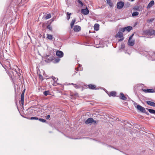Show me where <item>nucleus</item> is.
<instances>
[{
	"instance_id": "obj_20",
	"label": "nucleus",
	"mask_w": 155,
	"mask_h": 155,
	"mask_svg": "<svg viewBox=\"0 0 155 155\" xmlns=\"http://www.w3.org/2000/svg\"><path fill=\"white\" fill-rule=\"evenodd\" d=\"M99 25L98 24H95L94 26V29L96 31H98L99 29Z\"/></svg>"
},
{
	"instance_id": "obj_5",
	"label": "nucleus",
	"mask_w": 155,
	"mask_h": 155,
	"mask_svg": "<svg viewBox=\"0 0 155 155\" xmlns=\"http://www.w3.org/2000/svg\"><path fill=\"white\" fill-rule=\"evenodd\" d=\"M134 34H132L129 38L128 44L129 46H133L134 45V40L132 39Z\"/></svg>"
},
{
	"instance_id": "obj_37",
	"label": "nucleus",
	"mask_w": 155,
	"mask_h": 155,
	"mask_svg": "<svg viewBox=\"0 0 155 155\" xmlns=\"http://www.w3.org/2000/svg\"><path fill=\"white\" fill-rule=\"evenodd\" d=\"M144 113H145L147 115H149V113L148 112H147L145 110V112H143Z\"/></svg>"
},
{
	"instance_id": "obj_6",
	"label": "nucleus",
	"mask_w": 155,
	"mask_h": 155,
	"mask_svg": "<svg viewBox=\"0 0 155 155\" xmlns=\"http://www.w3.org/2000/svg\"><path fill=\"white\" fill-rule=\"evenodd\" d=\"M132 29V27L130 26L125 27L123 28L120 29V31L122 32H124L125 31H127L129 32Z\"/></svg>"
},
{
	"instance_id": "obj_17",
	"label": "nucleus",
	"mask_w": 155,
	"mask_h": 155,
	"mask_svg": "<svg viewBox=\"0 0 155 155\" xmlns=\"http://www.w3.org/2000/svg\"><path fill=\"white\" fill-rule=\"evenodd\" d=\"M120 98L123 100H126L127 99L126 97L124 95V94L122 93H120Z\"/></svg>"
},
{
	"instance_id": "obj_30",
	"label": "nucleus",
	"mask_w": 155,
	"mask_h": 155,
	"mask_svg": "<svg viewBox=\"0 0 155 155\" xmlns=\"http://www.w3.org/2000/svg\"><path fill=\"white\" fill-rule=\"evenodd\" d=\"M50 94V92L49 91H45L44 92V94L45 96H47L48 95Z\"/></svg>"
},
{
	"instance_id": "obj_39",
	"label": "nucleus",
	"mask_w": 155,
	"mask_h": 155,
	"mask_svg": "<svg viewBox=\"0 0 155 155\" xmlns=\"http://www.w3.org/2000/svg\"><path fill=\"white\" fill-rule=\"evenodd\" d=\"M153 19H151L150 20V22H152L153 21Z\"/></svg>"
},
{
	"instance_id": "obj_31",
	"label": "nucleus",
	"mask_w": 155,
	"mask_h": 155,
	"mask_svg": "<svg viewBox=\"0 0 155 155\" xmlns=\"http://www.w3.org/2000/svg\"><path fill=\"white\" fill-rule=\"evenodd\" d=\"M51 17V15L50 14H48L45 17L46 19H48L50 18Z\"/></svg>"
},
{
	"instance_id": "obj_1",
	"label": "nucleus",
	"mask_w": 155,
	"mask_h": 155,
	"mask_svg": "<svg viewBox=\"0 0 155 155\" xmlns=\"http://www.w3.org/2000/svg\"><path fill=\"white\" fill-rule=\"evenodd\" d=\"M43 58L45 61L46 62H49L52 60L53 62L55 63L58 62L60 60V59L59 58L53 59V57L49 55H46Z\"/></svg>"
},
{
	"instance_id": "obj_15",
	"label": "nucleus",
	"mask_w": 155,
	"mask_h": 155,
	"mask_svg": "<svg viewBox=\"0 0 155 155\" xmlns=\"http://www.w3.org/2000/svg\"><path fill=\"white\" fill-rule=\"evenodd\" d=\"M154 4V2L153 1H151L148 4L147 6V8H150Z\"/></svg>"
},
{
	"instance_id": "obj_34",
	"label": "nucleus",
	"mask_w": 155,
	"mask_h": 155,
	"mask_svg": "<svg viewBox=\"0 0 155 155\" xmlns=\"http://www.w3.org/2000/svg\"><path fill=\"white\" fill-rule=\"evenodd\" d=\"M47 28L50 31H52V28L51 26L50 25H48L47 26Z\"/></svg>"
},
{
	"instance_id": "obj_7",
	"label": "nucleus",
	"mask_w": 155,
	"mask_h": 155,
	"mask_svg": "<svg viewBox=\"0 0 155 155\" xmlns=\"http://www.w3.org/2000/svg\"><path fill=\"white\" fill-rule=\"evenodd\" d=\"M124 3L123 2H118L117 4V8L118 9L122 8L124 5Z\"/></svg>"
},
{
	"instance_id": "obj_38",
	"label": "nucleus",
	"mask_w": 155,
	"mask_h": 155,
	"mask_svg": "<svg viewBox=\"0 0 155 155\" xmlns=\"http://www.w3.org/2000/svg\"><path fill=\"white\" fill-rule=\"evenodd\" d=\"M97 121H96V120H94V119H93V122L94 124H95L97 122Z\"/></svg>"
},
{
	"instance_id": "obj_2",
	"label": "nucleus",
	"mask_w": 155,
	"mask_h": 155,
	"mask_svg": "<svg viewBox=\"0 0 155 155\" xmlns=\"http://www.w3.org/2000/svg\"><path fill=\"white\" fill-rule=\"evenodd\" d=\"M144 34L146 35L151 36L155 35V30L153 29L146 30L144 31Z\"/></svg>"
},
{
	"instance_id": "obj_22",
	"label": "nucleus",
	"mask_w": 155,
	"mask_h": 155,
	"mask_svg": "<svg viewBox=\"0 0 155 155\" xmlns=\"http://www.w3.org/2000/svg\"><path fill=\"white\" fill-rule=\"evenodd\" d=\"M147 109L150 113L155 114V110L150 109H148L147 108Z\"/></svg>"
},
{
	"instance_id": "obj_14",
	"label": "nucleus",
	"mask_w": 155,
	"mask_h": 155,
	"mask_svg": "<svg viewBox=\"0 0 155 155\" xmlns=\"http://www.w3.org/2000/svg\"><path fill=\"white\" fill-rule=\"evenodd\" d=\"M93 121V119L92 118H89L86 120L85 123L86 124H91Z\"/></svg>"
},
{
	"instance_id": "obj_32",
	"label": "nucleus",
	"mask_w": 155,
	"mask_h": 155,
	"mask_svg": "<svg viewBox=\"0 0 155 155\" xmlns=\"http://www.w3.org/2000/svg\"><path fill=\"white\" fill-rule=\"evenodd\" d=\"M38 120L40 121L43 122V123L45 122L46 121V120H45V119H43L42 118L38 119Z\"/></svg>"
},
{
	"instance_id": "obj_42",
	"label": "nucleus",
	"mask_w": 155,
	"mask_h": 155,
	"mask_svg": "<svg viewBox=\"0 0 155 155\" xmlns=\"http://www.w3.org/2000/svg\"><path fill=\"white\" fill-rule=\"evenodd\" d=\"M132 1H134V0H131Z\"/></svg>"
},
{
	"instance_id": "obj_23",
	"label": "nucleus",
	"mask_w": 155,
	"mask_h": 155,
	"mask_svg": "<svg viewBox=\"0 0 155 155\" xmlns=\"http://www.w3.org/2000/svg\"><path fill=\"white\" fill-rule=\"evenodd\" d=\"M88 87L89 88L92 89H94L96 87L95 85L91 84L88 85Z\"/></svg>"
},
{
	"instance_id": "obj_9",
	"label": "nucleus",
	"mask_w": 155,
	"mask_h": 155,
	"mask_svg": "<svg viewBox=\"0 0 155 155\" xmlns=\"http://www.w3.org/2000/svg\"><path fill=\"white\" fill-rule=\"evenodd\" d=\"M25 89H24L23 90L21 94V104L22 105H23L24 104V93L25 92Z\"/></svg>"
},
{
	"instance_id": "obj_43",
	"label": "nucleus",
	"mask_w": 155,
	"mask_h": 155,
	"mask_svg": "<svg viewBox=\"0 0 155 155\" xmlns=\"http://www.w3.org/2000/svg\"><path fill=\"white\" fill-rule=\"evenodd\" d=\"M108 146L109 147H111L110 146Z\"/></svg>"
},
{
	"instance_id": "obj_19",
	"label": "nucleus",
	"mask_w": 155,
	"mask_h": 155,
	"mask_svg": "<svg viewBox=\"0 0 155 155\" xmlns=\"http://www.w3.org/2000/svg\"><path fill=\"white\" fill-rule=\"evenodd\" d=\"M76 21V19L75 18H74L72 20L71 23V28H72L73 27L74 24Z\"/></svg>"
},
{
	"instance_id": "obj_36",
	"label": "nucleus",
	"mask_w": 155,
	"mask_h": 155,
	"mask_svg": "<svg viewBox=\"0 0 155 155\" xmlns=\"http://www.w3.org/2000/svg\"><path fill=\"white\" fill-rule=\"evenodd\" d=\"M50 118V115H48L47 116H46V119H48Z\"/></svg>"
},
{
	"instance_id": "obj_28",
	"label": "nucleus",
	"mask_w": 155,
	"mask_h": 155,
	"mask_svg": "<svg viewBox=\"0 0 155 155\" xmlns=\"http://www.w3.org/2000/svg\"><path fill=\"white\" fill-rule=\"evenodd\" d=\"M13 71H14L16 73L18 74V75L19 76H20L21 75L20 73H18L17 72L16 69L15 70H12V71H11L12 73H14Z\"/></svg>"
},
{
	"instance_id": "obj_16",
	"label": "nucleus",
	"mask_w": 155,
	"mask_h": 155,
	"mask_svg": "<svg viewBox=\"0 0 155 155\" xmlns=\"http://www.w3.org/2000/svg\"><path fill=\"white\" fill-rule=\"evenodd\" d=\"M147 104L151 106L155 107V103L153 102L150 101H147Z\"/></svg>"
},
{
	"instance_id": "obj_3",
	"label": "nucleus",
	"mask_w": 155,
	"mask_h": 155,
	"mask_svg": "<svg viewBox=\"0 0 155 155\" xmlns=\"http://www.w3.org/2000/svg\"><path fill=\"white\" fill-rule=\"evenodd\" d=\"M116 38L118 37L121 38L120 39L118 40L119 42H120L122 41L124 39V37H123V32L120 30V31L118 32L116 35H115Z\"/></svg>"
},
{
	"instance_id": "obj_35",
	"label": "nucleus",
	"mask_w": 155,
	"mask_h": 155,
	"mask_svg": "<svg viewBox=\"0 0 155 155\" xmlns=\"http://www.w3.org/2000/svg\"><path fill=\"white\" fill-rule=\"evenodd\" d=\"M39 78H40L41 80H43V78L42 75L41 74H39Z\"/></svg>"
},
{
	"instance_id": "obj_40",
	"label": "nucleus",
	"mask_w": 155,
	"mask_h": 155,
	"mask_svg": "<svg viewBox=\"0 0 155 155\" xmlns=\"http://www.w3.org/2000/svg\"><path fill=\"white\" fill-rule=\"evenodd\" d=\"M134 10H138L137 9L135 8H134Z\"/></svg>"
},
{
	"instance_id": "obj_26",
	"label": "nucleus",
	"mask_w": 155,
	"mask_h": 155,
	"mask_svg": "<svg viewBox=\"0 0 155 155\" xmlns=\"http://www.w3.org/2000/svg\"><path fill=\"white\" fill-rule=\"evenodd\" d=\"M77 2L78 3V4L79 5H80L81 6H83V4L81 1H80V0H77Z\"/></svg>"
},
{
	"instance_id": "obj_33",
	"label": "nucleus",
	"mask_w": 155,
	"mask_h": 155,
	"mask_svg": "<svg viewBox=\"0 0 155 155\" xmlns=\"http://www.w3.org/2000/svg\"><path fill=\"white\" fill-rule=\"evenodd\" d=\"M38 119L37 117H31L30 119L31 120H38Z\"/></svg>"
},
{
	"instance_id": "obj_4",
	"label": "nucleus",
	"mask_w": 155,
	"mask_h": 155,
	"mask_svg": "<svg viewBox=\"0 0 155 155\" xmlns=\"http://www.w3.org/2000/svg\"><path fill=\"white\" fill-rule=\"evenodd\" d=\"M134 105L135 106L136 108L138 110H139L141 112L143 113L145 112V108L139 105H137V103H134Z\"/></svg>"
},
{
	"instance_id": "obj_41",
	"label": "nucleus",
	"mask_w": 155,
	"mask_h": 155,
	"mask_svg": "<svg viewBox=\"0 0 155 155\" xmlns=\"http://www.w3.org/2000/svg\"><path fill=\"white\" fill-rule=\"evenodd\" d=\"M9 67L10 68V69H11V68L10 66H9Z\"/></svg>"
},
{
	"instance_id": "obj_27",
	"label": "nucleus",
	"mask_w": 155,
	"mask_h": 155,
	"mask_svg": "<svg viewBox=\"0 0 155 155\" xmlns=\"http://www.w3.org/2000/svg\"><path fill=\"white\" fill-rule=\"evenodd\" d=\"M72 84V85H73L74 87H75L76 88H80L79 86L76 84H73L72 83H71V84Z\"/></svg>"
},
{
	"instance_id": "obj_25",
	"label": "nucleus",
	"mask_w": 155,
	"mask_h": 155,
	"mask_svg": "<svg viewBox=\"0 0 155 155\" xmlns=\"http://www.w3.org/2000/svg\"><path fill=\"white\" fill-rule=\"evenodd\" d=\"M67 19L68 20H69V19L70 18V15H71V13H69V12H67Z\"/></svg>"
},
{
	"instance_id": "obj_18",
	"label": "nucleus",
	"mask_w": 155,
	"mask_h": 155,
	"mask_svg": "<svg viewBox=\"0 0 155 155\" xmlns=\"http://www.w3.org/2000/svg\"><path fill=\"white\" fill-rule=\"evenodd\" d=\"M107 3L110 7H113V3L111 0H106Z\"/></svg>"
},
{
	"instance_id": "obj_13",
	"label": "nucleus",
	"mask_w": 155,
	"mask_h": 155,
	"mask_svg": "<svg viewBox=\"0 0 155 155\" xmlns=\"http://www.w3.org/2000/svg\"><path fill=\"white\" fill-rule=\"evenodd\" d=\"M142 90L143 91L145 92V93H154L155 92L154 90L152 89H142Z\"/></svg>"
},
{
	"instance_id": "obj_24",
	"label": "nucleus",
	"mask_w": 155,
	"mask_h": 155,
	"mask_svg": "<svg viewBox=\"0 0 155 155\" xmlns=\"http://www.w3.org/2000/svg\"><path fill=\"white\" fill-rule=\"evenodd\" d=\"M139 14L138 12H135L133 13L132 15L133 17H134L137 16L139 15Z\"/></svg>"
},
{
	"instance_id": "obj_29",
	"label": "nucleus",
	"mask_w": 155,
	"mask_h": 155,
	"mask_svg": "<svg viewBox=\"0 0 155 155\" xmlns=\"http://www.w3.org/2000/svg\"><path fill=\"white\" fill-rule=\"evenodd\" d=\"M51 78H52L54 82H55L56 83H57V84L58 83L57 81L58 80V78H55L53 76H52Z\"/></svg>"
},
{
	"instance_id": "obj_10",
	"label": "nucleus",
	"mask_w": 155,
	"mask_h": 155,
	"mask_svg": "<svg viewBox=\"0 0 155 155\" xmlns=\"http://www.w3.org/2000/svg\"><path fill=\"white\" fill-rule=\"evenodd\" d=\"M56 55L60 58L63 56L64 54L62 51H57L56 52Z\"/></svg>"
},
{
	"instance_id": "obj_11",
	"label": "nucleus",
	"mask_w": 155,
	"mask_h": 155,
	"mask_svg": "<svg viewBox=\"0 0 155 155\" xmlns=\"http://www.w3.org/2000/svg\"><path fill=\"white\" fill-rule=\"evenodd\" d=\"M81 27L78 25H75L74 28V30L76 32H78L80 31L81 30Z\"/></svg>"
},
{
	"instance_id": "obj_8",
	"label": "nucleus",
	"mask_w": 155,
	"mask_h": 155,
	"mask_svg": "<svg viewBox=\"0 0 155 155\" xmlns=\"http://www.w3.org/2000/svg\"><path fill=\"white\" fill-rule=\"evenodd\" d=\"M81 12L83 15H87L89 13V11L87 8L86 7L85 9H81Z\"/></svg>"
},
{
	"instance_id": "obj_21",
	"label": "nucleus",
	"mask_w": 155,
	"mask_h": 155,
	"mask_svg": "<svg viewBox=\"0 0 155 155\" xmlns=\"http://www.w3.org/2000/svg\"><path fill=\"white\" fill-rule=\"evenodd\" d=\"M116 93L115 91H112L110 92L109 94H108V95L109 96H112L113 97H114L116 96Z\"/></svg>"
},
{
	"instance_id": "obj_12",
	"label": "nucleus",
	"mask_w": 155,
	"mask_h": 155,
	"mask_svg": "<svg viewBox=\"0 0 155 155\" xmlns=\"http://www.w3.org/2000/svg\"><path fill=\"white\" fill-rule=\"evenodd\" d=\"M46 35L47 36V38L48 39L52 41L55 40V38L53 37L52 35L49 34H47Z\"/></svg>"
}]
</instances>
